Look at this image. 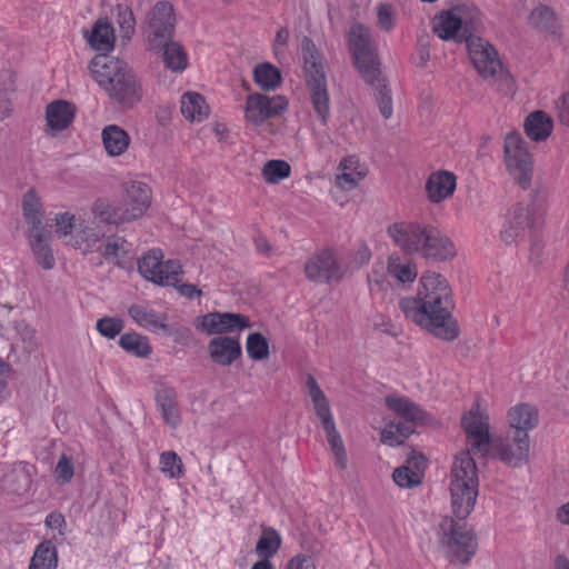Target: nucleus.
Wrapping results in <instances>:
<instances>
[{"label":"nucleus","instance_id":"nucleus-1","mask_svg":"<svg viewBox=\"0 0 569 569\" xmlns=\"http://www.w3.org/2000/svg\"><path fill=\"white\" fill-rule=\"evenodd\" d=\"M461 426L470 449L456 455L450 475L451 508L456 518L466 519L475 508L478 497V469L475 457H485L490 449L489 416L479 403L461 418Z\"/></svg>","mask_w":569,"mask_h":569},{"label":"nucleus","instance_id":"nucleus-2","mask_svg":"<svg viewBox=\"0 0 569 569\" xmlns=\"http://www.w3.org/2000/svg\"><path fill=\"white\" fill-rule=\"evenodd\" d=\"M399 308L406 318L443 340L458 337L451 317V289L447 279L428 271L419 280L417 297L402 298Z\"/></svg>","mask_w":569,"mask_h":569},{"label":"nucleus","instance_id":"nucleus-3","mask_svg":"<svg viewBox=\"0 0 569 569\" xmlns=\"http://www.w3.org/2000/svg\"><path fill=\"white\" fill-rule=\"evenodd\" d=\"M90 70L97 83L119 104L132 108L141 100V84L124 61L98 56L91 61Z\"/></svg>","mask_w":569,"mask_h":569},{"label":"nucleus","instance_id":"nucleus-4","mask_svg":"<svg viewBox=\"0 0 569 569\" xmlns=\"http://www.w3.org/2000/svg\"><path fill=\"white\" fill-rule=\"evenodd\" d=\"M471 63L480 77L496 86L505 94L515 92V80L505 70L496 48L487 40L472 36L467 41Z\"/></svg>","mask_w":569,"mask_h":569},{"label":"nucleus","instance_id":"nucleus-5","mask_svg":"<svg viewBox=\"0 0 569 569\" xmlns=\"http://www.w3.org/2000/svg\"><path fill=\"white\" fill-rule=\"evenodd\" d=\"M150 188L143 182H131L126 188V194L120 204L113 206L104 200H98L94 202L93 212L100 221L118 224L140 218L150 206Z\"/></svg>","mask_w":569,"mask_h":569},{"label":"nucleus","instance_id":"nucleus-6","mask_svg":"<svg viewBox=\"0 0 569 569\" xmlns=\"http://www.w3.org/2000/svg\"><path fill=\"white\" fill-rule=\"evenodd\" d=\"M301 53L313 110L321 122L326 124L330 114V100L321 54L307 37L301 41Z\"/></svg>","mask_w":569,"mask_h":569},{"label":"nucleus","instance_id":"nucleus-7","mask_svg":"<svg viewBox=\"0 0 569 569\" xmlns=\"http://www.w3.org/2000/svg\"><path fill=\"white\" fill-rule=\"evenodd\" d=\"M386 403L396 417L381 431V441L388 446H399L415 432L418 425L427 422L422 408L405 397L390 396Z\"/></svg>","mask_w":569,"mask_h":569},{"label":"nucleus","instance_id":"nucleus-8","mask_svg":"<svg viewBox=\"0 0 569 569\" xmlns=\"http://www.w3.org/2000/svg\"><path fill=\"white\" fill-rule=\"evenodd\" d=\"M307 393L311 398L317 417L320 419L327 440L335 456L336 463L345 469L347 467V452L342 438L336 428V422L330 409V403L313 376L306 379Z\"/></svg>","mask_w":569,"mask_h":569},{"label":"nucleus","instance_id":"nucleus-9","mask_svg":"<svg viewBox=\"0 0 569 569\" xmlns=\"http://www.w3.org/2000/svg\"><path fill=\"white\" fill-rule=\"evenodd\" d=\"M439 543L452 562H467L477 550L472 530L448 517L439 525Z\"/></svg>","mask_w":569,"mask_h":569},{"label":"nucleus","instance_id":"nucleus-10","mask_svg":"<svg viewBox=\"0 0 569 569\" xmlns=\"http://www.w3.org/2000/svg\"><path fill=\"white\" fill-rule=\"evenodd\" d=\"M349 46L363 80L375 83L380 74V64L370 30L361 23H355L350 28Z\"/></svg>","mask_w":569,"mask_h":569},{"label":"nucleus","instance_id":"nucleus-11","mask_svg":"<svg viewBox=\"0 0 569 569\" xmlns=\"http://www.w3.org/2000/svg\"><path fill=\"white\" fill-rule=\"evenodd\" d=\"M288 100L284 96H267L253 92L247 96L243 106L244 122L254 130L269 128V121L282 116L288 109Z\"/></svg>","mask_w":569,"mask_h":569},{"label":"nucleus","instance_id":"nucleus-12","mask_svg":"<svg viewBox=\"0 0 569 569\" xmlns=\"http://www.w3.org/2000/svg\"><path fill=\"white\" fill-rule=\"evenodd\" d=\"M542 209L535 202H520L511 207L500 230V239L506 244L517 243L540 222Z\"/></svg>","mask_w":569,"mask_h":569},{"label":"nucleus","instance_id":"nucleus-13","mask_svg":"<svg viewBox=\"0 0 569 569\" xmlns=\"http://www.w3.org/2000/svg\"><path fill=\"white\" fill-rule=\"evenodd\" d=\"M479 24V20L468 17L462 8H453L437 16L432 29L440 39L467 42Z\"/></svg>","mask_w":569,"mask_h":569},{"label":"nucleus","instance_id":"nucleus-14","mask_svg":"<svg viewBox=\"0 0 569 569\" xmlns=\"http://www.w3.org/2000/svg\"><path fill=\"white\" fill-rule=\"evenodd\" d=\"M140 274L160 286H177L182 273V267L178 260L163 261V254L159 249L148 251L138 262Z\"/></svg>","mask_w":569,"mask_h":569},{"label":"nucleus","instance_id":"nucleus-15","mask_svg":"<svg viewBox=\"0 0 569 569\" xmlns=\"http://www.w3.org/2000/svg\"><path fill=\"white\" fill-rule=\"evenodd\" d=\"M505 161L515 180L527 188L532 172L531 156L526 141L517 132H510L505 138Z\"/></svg>","mask_w":569,"mask_h":569},{"label":"nucleus","instance_id":"nucleus-16","mask_svg":"<svg viewBox=\"0 0 569 569\" xmlns=\"http://www.w3.org/2000/svg\"><path fill=\"white\" fill-rule=\"evenodd\" d=\"M176 18L171 3L167 1L157 2L147 18L144 30L148 48H159L167 40L172 39Z\"/></svg>","mask_w":569,"mask_h":569},{"label":"nucleus","instance_id":"nucleus-17","mask_svg":"<svg viewBox=\"0 0 569 569\" xmlns=\"http://www.w3.org/2000/svg\"><path fill=\"white\" fill-rule=\"evenodd\" d=\"M305 273L310 281L329 283L342 278L341 266L331 249L313 253L305 263Z\"/></svg>","mask_w":569,"mask_h":569},{"label":"nucleus","instance_id":"nucleus-18","mask_svg":"<svg viewBox=\"0 0 569 569\" xmlns=\"http://www.w3.org/2000/svg\"><path fill=\"white\" fill-rule=\"evenodd\" d=\"M428 224L413 222H396L388 228V234L393 243L408 253H420Z\"/></svg>","mask_w":569,"mask_h":569},{"label":"nucleus","instance_id":"nucleus-19","mask_svg":"<svg viewBox=\"0 0 569 569\" xmlns=\"http://www.w3.org/2000/svg\"><path fill=\"white\" fill-rule=\"evenodd\" d=\"M249 326L250 323L247 317L230 312H210L199 318L197 323V328L207 335L242 330Z\"/></svg>","mask_w":569,"mask_h":569},{"label":"nucleus","instance_id":"nucleus-20","mask_svg":"<svg viewBox=\"0 0 569 569\" xmlns=\"http://www.w3.org/2000/svg\"><path fill=\"white\" fill-rule=\"evenodd\" d=\"M420 254L426 259L445 261L456 256L452 241L433 226L428 227Z\"/></svg>","mask_w":569,"mask_h":569},{"label":"nucleus","instance_id":"nucleus-21","mask_svg":"<svg viewBox=\"0 0 569 569\" xmlns=\"http://www.w3.org/2000/svg\"><path fill=\"white\" fill-rule=\"evenodd\" d=\"M498 456L508 466L517 467L527 461L530 450L529 436L526 432H515L511 441L507 439L497 446Z\"/></svg>","mask_w":569,"mask_h":569},{"label":"nucleus","instance_id":"nucleus-22","mask_svg":"<svg viewBox=\"0 0 569 569\" xmlns=\"http://www.w3.org/2000/svg\"><path fill=\"white\" fill-rule=\"evenodd\" d=\"M51 231L44 228L28 229L29 246L37 262L46 270L54 267L56 260L50 246Z\"/></svg>","mask_w":569,"mask_h":569},{"label":"nucleus","instance_id":"nucleus-23","mask_svg":"<svg viewBox=\"0 0 569 569\" xmlns=\"http://www.w3.org/2000/svg\"><path fill=\"white\" fill-rule=\"evenodd\" d=\"M93 217H96L94 213ZM99 223L104 222L100 221L98 218H94L92 222L79 223L77 233L73 237V246L81 250L83 253L90 251H100L103 243L101 240L106 236V231L100 228Z\"/></svg>","mask_w":569,"mask_h":569},{"label":"nucleus","instance_id":"nucleus-24","mask_svg":"<svg viewBox=\"0 0 569 569\" xmlns=\"http://www.w3.org/2000/svg\"><path fill=\"white\" fill-rule=\"evenodd\" d=\"M509 426L515 432H526L537 427L539 421L538 409L530 403H517L508 410Z\"/></svg>","mask_w":569,"mask_h":569},{"label":"nucleus","instance_id":"nucleus-25","mask_svg":"<svg viewBox=\"0 0 569 569\" xmlns=\"http://www.w3.org/2000/svg\"><path fill=\"white\" fill-rule=\"evenodd\" d=\"M208 348L211 359L221 366L231 365L241 355L239 341L231 337H217Z\"/></svg>","mask_w":569,"mask_h":569},{"label":"nucleus","instance_id":"nucleus-26","mask_svg":"<svg viewBox=\"0 0 569 569\" xmlns=\"http://www.w3.org/2000/svg\"><path fill=\"white\" fill-rule=\"evenodd\" d=\"M428 198L438 203L450 197L456 189V177L449 171L432 173L426 184Z\"/></svg>","mask_w":569,"mask_h":569},{"label":"nucleus","instance_id":"nucleus-27","mask_svg":"<svg viewBox=\"0 0 569 569\" xmlns=\"http://www.w3.org/2000/svg\"><path fill=\"white\" fill-rule=\"evenodd\" d=\"M128 313L138 326L149 331L167 329V315L157 312L146 305H132L128 309Z\"/></svg>","mask_w":569,"mask_h":569},{"label":"nucleus","instance_id":"nucleus-28","mask_svg":"<svg viewBox=\"0 0 569 569\" xmlns=\"http://www.w3.org/2000/svg\"><path fill=\"white\" fill-rule=\"evenodd\" d=\"M340 173L336 177V183L343 190H351L366 177L367 170L361 167L358 158L348 157L340 162Z\"/></svg>","mask_w":569,"mask_h":569},{"label":"nucleus","instance_id":"nucleus-29","mask_svg":"<svg viewBox=\"0 0 569 569\" xmlns=\"http://www.w3.org/2000/svg\"><path fill=\"white\" fill-rule=\"evenodd\" d=\"M103 147L111 157L123 154L130 146L129 134L117 124H109L101 132Z\"/></svg>","mask_w":569,"mask_h":569},{"label":"nucleus","instance_id":"nucleus-30","mask_svg":"<svg viewBox=\"0 0 569 569\" xmlns=\"http://www.w3.org/2000/svg\"><path fill=\"white\" fill-rule=\"evenodd\" d=\"M87 40L94 50L109 52L114 46V29L108 19H99L87 33Z\"/></svg>","mask_w":569,"mask_h":569},{"label":"nucleus","instance_id":"nucleus-31","mask_svg":"<svg viewBox=\"0 0 569 569\" xmlns=\"http://www.w3.org/2000/svg\"><path fill=\"white\" fill-rule=\"evenodd\" d=\"M525 129L531 140L543 141L551 134L553 121L546 112L535 111L527 117Z\"/></svg>","mask_w":569,"mask_h":569},{"label":"nucleus","instance_id":"nucleus-32","mask_svg":"<svg viewBox=\"0 0 569 569\" xmlns=\"http://www.w3.org/2000/svg\"><path fill=\"white\" fill-rule=\"evenodd\" d=\"M149 50L157 53L161 52L166 67L172 71H182L188 64V58L183 48L171 39L167 40L163 46L149 48Z\"/></svg>","mask_w":569,"mask_h":569},{"label":"nucleus","instance_id":"nucleus-33","mask_svg":"<svg viewBox=\"0 0 569 569\" xmlns=\"http://www.w3.org/2000/svg\"><path fill=\"white\" fill-rule=\"evenodd\" d=\"M58 561L57 547L50 540H44L36 547L28 569H57Z\"/></svg>","mask_w":569,"mask_h":569},{"label":"nucleus","instance_id":"nucleus-34","mask_svg":"<svg viewBox=\"0 0 569 569\" xmlns=\"http://www.w3.org/2000/svg\"><path fill=\"white\" fill-rule=\"evenodd\" d=\"M181 113L190 121L200 122L208 117L209 107L201 94L186 92L181 97Z\"/></svg>","mask_w":569,"mask_h":569},{"label":"nucleus","instance_id":"nucleus-35","mask_svg":"<svg viewBox=\"0 0 569 569\" xmlns=\"http://www.w3.org/2000/svg\"><path fill=\"white\" fill-rule=\"evenodd\" d=\"M157 405L164 422L171 428H177L180 422V412L172 390H161L157 393Z\"/></svg>","mask_w":569,"mask_h":569},{"label":"nucleus","instance_id":"nucleus-36","mask_svg":"<svg viewBox=\"0 0 569 569\" xmlns=\"http://www.w3.org/2000/svg\"><path fill=\"white\" fill-rule=\"evenodd\" d=\"M253 80L260 89L272 91L280 87L282 77L276 66L270 62H262L254 67Z\"/></svg>","mask_w":569,"mask_h":569},{"label":"nucleus","instance_id":"nucleus-37","mask_svg":"<svg viewBox=\"0 0 569 569\" xmlns=\"http://www.w3.org/2000/svg\"><path fill=\"white\" fill-rule=\"evenodd\" d=\"M73 118V110L66 101H56L47 108L48 126L53 130L66 129Z\"/></svg>","mask_w":569,"mask_h":569},{"label":"nucleus","instance_id":"nucleus-38","mask_svg":"<svg viewBox=\"0 0 569 569\" xmlns=\"http://www.w3.org/2000/svg\"><path fill=\"white\" fill-rule=\"evenodd\" d=\"M387 273L401 283L413 282L418 276L415 263L405 261L398 254H391L388 259Z\"/></svg>","mask_w":569,"mask_h":569},{"label":"nucleus","instance_id":"nucleus-39","mask_svg":"<svg viewBox=\"0 0 569 569\" xmlns=\"http://www.w3.org/2000/svg\"><path fill=\"white\" fill-rule=\"evenodd\" d=\"M31 475L23 466L11 469L2 480L6 490L14 495H22L29 490L31 486Z\"/></svg>","mask_w":569,"mask_h":569},{"label":"nucleus","instance_id":"nucleus-40","mask_svg":"<svg viewBox=\"0 0 569 569\" xmlns=\"http://www.w3.org/2000/svg\"><path fill=\"white\" fill-rule=\"evenodd\" d=\"M280 546V533L273 528H263L256 545V552L262 559H269L278 552Z\"/></svg>","mask_w":569,"mask_h":569},{"label":"nucleus","instance_id":"nucleus-41","mask_svg":"<svg viewBox=\"0 0 569 569\" xmlns=\"http://www.w3.org/2000/svg\"><path fill=\"white\" fill-rule=\"evenodd\" d=\"M119 345L127 352L136 357L147 358L151 353V346L148 339L136 332L122 335Z\"/></svg>","mask_w":569,"mask_h":569},{"label":"nucleus","instance_id":"nucleus-42","mask_svg":"<svg viewBox=\"0 0 569 569\" xmlns=\"http://www.w3.org/2000/svg\"><path fill=\"white\" fill-rule=\"evenodd\" d=\"M130 244L122 238L108 239L102 243L99 251L100 254L107 260H111L118 266H123L126 262L127 253Z\"/></svg>","mask_w":569,"mask_h":569},{"label":"nucleus","instance_id":"nucleus-43","mask_svg":"<svg viewBox=\"0 0 569 569\" xmlns=\"http://www.w3.org/2000/svg\"><path fill=\"white\" fill-rule=\"evenodd\" d=\"M23 216L29 224V229H40L46 226L42 223L41 204L37 194L30 190L23 198Z\"/></svg>","mask_w":569,"mask_h":569},{"label":"nucleus","instance_id":"nucleus-44","mask_svg":"<svg viewBox=\"0 0 569 569\" xmlns=\"http://www.w3.org/2000/svg\"><path fill=\"white\" fill-rule=\"evenodd\" d=\"M291 168L283 160H270L262 168V177L269 183H277L290 176Z\"/></svg>","mask_w":569,"mask_h":569},{"label":"nucleus","instance_id":"nucleus-45","mask_svg":"<svg viewBox=\"0 0 569 569\" xmlns=\"http://www.w3.org/2000/svg\"><path fill=\"white\" fill-rule=\"evenodd\" d=\"M371 84L377 93L376 99L379 106V110L385 119H389L392 116V99L390 94V90H388L385 80L381 78V73L378 76L377 80L373 82H368Z\"/></svg>","mask_w":569,"mask_h":569},{"label":"nucleus","instance_id":"nucleus-46","mask_svg":"<svg viewBox=\"0 0 569 569\" xmlns=\"http://www.w3.org/2000/svg\"><path fill=\"white\" fill-rule=\"evenodd\" d=\"M321 549L322 547L319 542L312 543L307 552L292 557L288 561L286 569H316L315 557L321 552Z\"/></svg>","mask_w":569,"mask_h":569},{"label":"nucleus","instance_id":"nucleus-47","mask_svg":"<svg viewBox=\"0 0 569 569\" xmlns=\"http://www.w3.org/2000/svg\"><path fill=\"white\" fill-rule=\"evenodd\" d=\"M159 468L169 478H180L183 475L182 461L174 451H164L160 455Z\"/></svg>","mask_w":569,"mask_h":569},{"label":"nucleus","instance_id":"nucleus-48","mask_svg":"<svg viewBox=\"0 0 569 569\" xmlns=\"http://www.w3.org/2000/svg\"><path fill=\"white\" fill-rule=\"evenodd\" d=\"M392 478L401 488H413L421 483L422 472L418 468L413 470L410 466H401L393 471Z\"/></svg>","mask_w":569,"mask_h":569},{"label":"nucleus","instance_id":"nucleus-49","mask_svg":"<svg viewBox=\"0 0 569 569\" xmlns=\"http://www.w3.org/2000/svg\"><path fill=\"white\" fill-rule=\"evenodd\" d=\"M246 349L248 356L253 360H263L269 356L268 341L258 332L248 336Z\"/></svg>","mask_w":569,"mask_h":569},{"label":"nucleus","instance_id":"nucleus-50","mask_svg":"<svg viewBox=\"0 0 569 569\" xmlns=\"http://www.w3.org/2000/svg\"><path fill=\"white\" fill-rule=\"evenodd\" d=\"M530 22L536 28L553 31L556 27L555 13L550 8L539 6L531 12Z\"/></svg>","mask_w":569,"mask_h":569},{"label":"nucleus","instance_id":"nucleus-51","mask_svg":"<svg viewBox=\"0 0 569 569\" xmlns=\"http://www.w3.org/2000/svg\"><path fill=\"white\" fill-rule=\"evenodd\" d=\"M123 327V320L116 317H103L96 323L98 332L108 339H114L122 331Z\"/></svg>","mask_w":569,"mask_h":569},{"label":"nucleus","instance_id":"nucleus-52","mask_svg":"<svg viewBox=\"0 0 569 569\" xmlns=\"http://www.w3.org/2000/svg\"><path fill=\"white\" fill-rule=\"evenodd\" d=\"M117 23L119 26L121 37L130 40L136 30V19L132 11L128 8L118 6Z\"/></svg>","mask_w":569,"mask_h":569},{"label":"nucleus","instance_id":"nucleus-53","mask_svg":"<svg viewBox=\"0 0 569 569\" xmlns=\"http://www.w3.org/2000/svg\"><path fill=\"white\" fill-rule=\"evenodd\" d=\"M377 21L385 31H391L396 26V10L390 3L381 2L376 8Z\"/></svg>","mask_w":569,"mask_h":569},{"label":"nucleus","instance_id":"nucleus-54","mask_svg":"<svg viewBox=\"0 0 569 569\" xmlns=\"http://www.w3.org/2000/svg\"><path fill=\"white\" fill-rule=\"evenodd\" d=\"M368 282L372 295H377L387 289L388 283L385 280L383 263H375L371 273L368 276Z\"/></svg>","mask_w":569,"mask_h":569},{"label":"nucleus","instance_id":"nucleus-55","mask_svg":"<svg viewBox=\"0 0 569 569\" xmlns=\"http://www.w3.org/2000/svg\"><path fill=\"white\" fill-rule=\"evenodd\" d=\"M74 469L72 459L66 455H62L54 469V476L58 482L67 483L73 477Z\"/></svg>","mask_w":569,"mask_h":569},{"label":"nucleus","instance_id":"nucleus-56","mask_svg":"<svg viewBox=\"0 0 569 569\" xmlns=\"http://www.w3.org/2000/svg\"><path fill=\"white\" fill-rule=\"evenodd\" d=\"M56 232L58 237H67L73 232H77L78 224L74 223V216L68 212L60 213L56 217Z\"/></svg>","mask_w":569,"mask_h":569},{"label":"nucleus","instance_id":"nucleus-57","mask_svg":"<svg viewBox=\"0 0 569 569\" xmlns=\"http://www.w3.org/2000/svg\"><path fill=\"white\" fill-rule=\"evenodd\" d=\"M289 40V31L286 28H280L276 34L273 42V52L276 58L280 61L284 58V49Z\"/></svg>","mask_w":569,"mask_h":569},{"label":"nucleus","instance_id":"nucleus-58","mask_svg":"<svg viewBox=\"0 0 569 569\" xmlns=\"http://www.w3.org/2000/svg\"><path fill=\"white\" fill-rule=\"evenodd\" d=\"M46 526L50 529L58 530L59 535H63V528L66 527L64 517L59 512H51L46 517Z\"/></svg>","mask_w":569,"mask_h":569},{"label":"nucleus","instance_id":"nucleus-59","mask_svg":"<svg viewBox=\"0 0 569 569\" xmlns=\"http://www.w3.org/2000/svg\"><path fill=\"white\" fill-rule=\"evenodd\" d=\"M557 109L560 121L569 127V92L560 98Z\"/></svg>","mask_w":569,"mask_h":569},{"label":"nucleus","instance_id":"nucleus-60","mask_svg":"<svg viewBox=\"0 0 569 569\" xmlns=\"http://www.w3.org/2000/svg\"><path fill=\"white\" fill-rule=\"evenodd\" d=\"M371 258V252L367 246H361L356 252H355V259L352 261V268L357 269L361 266L369 262Z\"/></svg>","mask_w":569,"mask_h":569},{"label":"nucleus","instance_id":"nucleus-61","mask_svg":"<svg viewBox=\"0 0 569 569\" xmlns=\"http://www.w3.org/2000/svg\"><path fill=\"white\" fill-rule=\"evenodd\" d=\"M177 290L181 296L188 299L198 298L202 295L201 290H199L194 284L190 283L180 284L177 287Z\"/></svg>","mask_w":569,"mask_h":569},{"label":"nucleus","instance_id":"nucleus-62","mask_svg":"<svg viewBox=\"0 0 569 569\" xmlns=\"http://www.w3.org/2000/svg\"><path fill=\"white\" fill-rule=\"evenodd\" d=\"M10 371V367L3 360L0 359V398L2 397V391L7 387V376Z\"/></svg>","mask_w":569,"mask_h":569},{"label":"nucleus","instance_id":"nucleus-63","mask_svg":"<svg viewBox=\"0 0 569 569\" xmlns=\"http://www.w3.org/2000/svg\"><path fill=\"white\" fill-rule=\"evenodd\" d=\"M556 517L560 523L569 526V501L558 508Z\"/></svg>","mask_w":569,"mask_h":569},{"label":"nucleus","instance_id":"nucleus-64","mask_svg":"<svg viewBox=\"0 0 569 569\" xmlns=\"http://www.w3.org/2000/svg\"><path fill=\"white\" fill-rule=\"evenodd\" d=\"M555 569H569V560L565 556H558L555 560Z\"/></svg>","mask_w":569,"mask_h":569}]
</instances>
